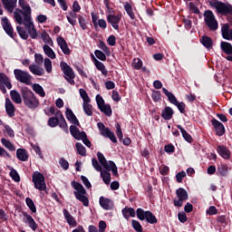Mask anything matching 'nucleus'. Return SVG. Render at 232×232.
I'll use <instances>...</instances> for the list:
<instances>
[{"label":"nucleus","mask_w":232,"mask_h":232,"mask_svg":"<svg viewBox=\"0 0 232 232\" xmlns=\"http://www.w3.org/2000/svg\"><path fill=\"white\" fill-rule=\"evenodd\" d=\"M14 17L17 24H24L27 30L31 39H37V30L32 21V14L26 13V11L16 8L14 12Z\"/></svg>","instance_id":"nucleus-1"},{"label":"nucleus","mask_w":232,"mask_h":232,"mask_svg":"<svg viewBox=\"0 0 232 232\" xmlns=\"http://www.w3.org/2000/svg\"><path fill=\"white\" fill-rule=\"evenodd\" d=\"M22 99L24 101V104L30 110H35V108H39V99L37 96L32 92V90L28 88H24L21 90Z\"/></svg>","instance_id":"nucleus-2"},{"label":"nucleus","mask_w":232,"mask_h":232,"mask_svg":"<svg viewBox=\"0 0 232 232\" xmlns=\"http://www.w3.org/2000/svg\"><path fill=\"white\" fill-rule=\"evenodd\" d=\"M71 186L74 189L73 195L75 198L82 202L85 208H88V206H90V199H88V196H86V189H84V187L76 181H72Z\"/></svg>","instance_id":"nucleus-3"},{"label":"nucleus","mask_w":232,"mask_h":232,"mask_svg":"<svg viewBox=\"0 0 232 232\" xmlns=\"http://www.w3.org/2000/svg\"><path fill=\"white\" fill-rule=\"evenodd\" d=\"M70 132L71 135L76 139V140H82L83 144L87 146V148H92V141L88 140L86 136V132L81 131L79 128H77L75 125L70 126Z\"/></svg>","instance_id":"nucleus-4"},{"label":"nucleus","mask_w":232,"mask_h":232,"mask_svg":"<svg viewBox=\"0 0 232 232\" xmlns=\"http://www.w3.org/2000/svg\"><path fill=\"white\" fill-rule=\"evenodd\" d=\"M97 157L100 164L102 166V168H104V169L111 171L114 177H117V175H119V172L117 170V165H115V162L111 160H106V158L102 152H98Z\"/></svg>","instance_id":"nucleus-5"},{"label":"nucleus","mask_w":232,"mask_h":232,"mask_svg":"<svg viewBox=\"0 0 232 232\" xmlns=\"http://www.w3.org/2000/svg\"><path fill=\"white\" fill-rule=\"evenodd\" d=\"M60 68L64 73V79L67 81V82L72 85L75 84V81L73 80L75 79V72H73V69H72L71 66L65 62L60 63Z\"/></svg>","instance_id":"nucleus-6"},{"label":"nucleus","mask_w":232,"mask_h":232,"mask_svg":"<svg viewBox=\"0 0 232 232\" xmlns=\"http://www.w3.org/2000/svg\"><path fill=\"white\" fill-rule=\"evenodd\" d=\"M92 162L94 169H96V171H100L101 177L104 184H107V185L110 184V182H111V174H110L109 171L111 170H108V169L102 170V166H101V164L95 158L92 160Z\"/></svg>","instance_id":"nucleus-7"},{"label":"nucleus","mask_w":232,"mask_h":232,"mask_svg":"<svg viewBox=\"0 0 232 232\" xmlns=\"http://www.w3.org/2000/svg\"><path fill=\"white\" fill-rule=\"evenodd\" d=\"M136 213L139 220H146L149 224H157V217H155L151 211L137 208Z\"/></svg>","instance_id":"nucleus-8"},{"label":"nucleus","mask_w":232,"mask_h":232,"mask_svg":"<svg viewBox=\"0 0 232 232\" xmlns=\"http://www.w3.org/2000/svg\"><path fill=\"white\" fill-rule=\"evenodd\" d=\"M210 6L216 8L218 14H222V15H227V14H232V5L224 4L222 2H210Z\"/></svg>","instance_id":"nucleus-9"},{"label":"nucleus","mask_w":232,"mask_h":232,"mask_svg":"<svg viewBox=\"0 0 232 232\" xmlns=\"http://www.w3.org/2000/svg\"><path fill=\"white\" fill-rule=\"evenodd\" d=\"M33 183L34 184L35 189H39V191H44L46 189L44 176L39 171L33 173Z\"/></svg>","instance_id":"nucleus-10"},{"label":"nucleus","mask_w":232,"mask_h":232,"mask_svg":"<svg viewBox=\"0 0 232 232\" xmlns=\"http://www.w3.org/2000/svg\"><path fill=\"white\" fill-rule=\"evenodd\" d=\"M204 19L209 30L215 31L218 29V22L215 18V14L211 11H205Z\"/></svg>","instance_id":"nucleus-11"},{"label":"nucleus","mask_w":232,"mask_h":232,"mask_svg":"<svg viewBox=\"0 0 232 232\" xmlns=\"http://www.w3.org/2000/svg\"><path fill=\"white\" fill-rule=\"evenodd\" d=\"M162 92L168 97L169 102H171V104H174V106H177L180 113H184V111H186V104L184 102H179L175 95L171 93L169 91H168V89L162 88Z\"/></svg>","instance_id":"nucleus-12"},{"label":"nucleus","mask_w":232,"mask_h":232,"mask_svg":"<svg viewBox=\"0 0 232 232\" xmlns=\"http://www.w3.org/2000/svg\"><path fill=\"white\" fill-rule=\"evenodd\" d=\"M97 126L102 137H105L106 139H110L111 142H113L114 144H117V138L115 137V133L111 131L110 128H106V126L102 122H98Z\"/></svg>","instance_id":"nucleus-13"},{"label":"nucleus","mask_w":232,"mask_h":232,"mask_svg":"<svg viewBox=\"0 0 232 232\" xmlns=\"http://www.w3.org/2000/svg\"><path fill=\"white\" fill-rule=\"evenodd\" d=\"M14 73L16 81H19V82H23L24 84H30L32 82V75L27 72L21 69H14Z\"/></svg>","instance_id":"nucleus-14"},{"label":"nucleus","mask_w":232,"mask_h":232,"mask_svg":"<svg viewBox=\"0 0 232 232\" xmlns=\"http://www.w3.org/2000/svg\"><path fill=\"white\" fill-rule=\"evenodd\" d=\"M6 87L7 90H12V82L6 74L0 72V90L3 93H6Z\"/></svg>","instance_id":"nucleus-15"},{"label":"nucleus","mask_w":232,"mask_h":232,"mask_svg":"<svg viewBox=\"0 0 232 232\" xmlns=\"http://www.w3.org/2000/svg\"><path fill=\"white\" fill-rule=\"evenodd\" d=\"M211 123H212V126H214L216 130V133L217 135H218V137H222V135L226 133V128L224 127V124L218 121V120L212 119Z\"/></svg>","instance_id":"nucleus-16"},{"label":"nucleus","mask_w":232,"mask_h":232,"mask_svg":"<svg viewBox=\"0 0 232 232\" xmlns=\"http://www.w3.org/2000/svg\"><path fill=\"white\" fill-rule=\"evenodd\" d=\"M2 26L9 37H14V28L6 16L2 17Z\"/></svg>","instance_id":"nucleus-17"},{"label":"nucleus","mask_w":232,"mask_h":232,"mask_svg":"<svg viewBox=\"0 0 232 232\" xmlns=\"http://www.w3.org/2000/svg\"><path fill=\"white\" fill-rule=\"evenodd\" d=\"M121 15L118 14H109L107 16V21L108 23H110V24H111L112 28H114V30H119V23H121Z\"/></svg>","instance_id":"nucleus-18"},{"label":"nucleus","mask_w":232,"mask_h":232,"mask_svg":"<svg viewBox=\"0 0 232 232\" xmlns=\"http://www.w3.org/2000/svg\"><path fill=\"white\" fill-rule=\"evenodd\" d=\"M56 43L58 46H60L63 53L64 55H70V47H68V44L66 43V40L63 38V36H59L56 38Z\"/></svg>","instance_id":"nucleus-19"},{"label":"nucleus","mask_w":232,"mask_h":232,"mask_svg":"<svg viewBox=\"0 0 232 232\" xmlns=\"http://www.w3.org/2000/svg\"><path fill=\"white\" fill-rule=\"evenodd\" d=\"M92 61L94 63L96 69L102 72L105 77L108 75V70H106V66L101 61H98L97 58L93 54H92Z\"/></svg>","instance_id":"nucleus-20"},{"label":"nucleus","mask_w":232,"mask_h":232,"mask_svg":"<svg viewBox=\"0 0 232 232\" xmlns=\"http://www.w3.org/2000/svg\"><path fill=\"white\" fill-rule=\"evenodd\" d=\"M99 202L102 209H106L107 211L113 209V201H111L110 198L101 197Z\"/></svg>","instance_id":"nucleus-21"},{"label":"nucleus","mask_w":232,"mask_h":232,"mask_svg":"<svg viewBox=\"0 0 232 232\" xmlns=\"http://www.w3.org/2000/svg\"><path fill=\"white\" fill-rule=\"evenodd\" d=\"M65 117L71 122L72 124H74V126H79V120H77V117L72 111V109H67L65 111Z\"/></svg>","instance_id":"nucleus-22"},{"label":"nucleus","mask_w":232,"mask_h":232,"mask_svg":"<svg viewBox=\"0 0 232 232\" xmlns=\"http://www.w3.org/2000/svg\"><path fill=\"white\" fill-rule=\"evenodd\" d=\"M2 4L4 8L12 14V12H14V8L17 5V0H2Z\"/></svg>","instance_id":"nucleus-23"},{"label":"nucleus","mask_w":232,"mask_h":232,"mask_svg":"<svg viewBox=\"0 0 232 232\" xmlns=\"http://www.w3.org/2000/svg\"><path fill=\"white\" fill-rule=\"evenodd\" d=\"M5 111L8 117H14L15 115V107L8 98L5 99Z\"/></svg>","instance_id":"nucleus-24"},{"label":"nucleus","mask_w":232,"mask_h":232,"mask_svg":"<svg viewBox=\"0 0 232 232\" xmlns=\"http://www.w3.org/2000/svg\"><path fill=\"white\" fill-rule=\"evenodd\" d=\"M43 50L44 54L48 57L47 59L53 60L57 58V54H55V52L53 51V49H52V47H50V45L44 44Z\"/></svg>","instance_id":"nucleus-25"},{"label":"nucleus","mask_w":232,"mask_h":232,"mask_svg":"<svg viewBox=\"0 0 232 232\" xmlns=\"http://www.w3.org/2000/svg\"><path fill=\"white\" fill-rule=\"evenodd\" d=\"M63 217L69 226H72V227H75V226H77V221L74 218H72V214H70L68 210L63 209Z\"/></svg>","instance_id":"nucleus-26"},{"label":"nucleus","mask_w":232,"mask_h":232,"mask_svg":"<svg viewBox=\"0 0 232 232\" xmlns=\"http://www.w3.org/2000/svg\"><path fill=\"white\" fill-rule=\"evenodd\" d=\"M29 70L31 72V73H33L34 75H44V69H43V67L37 65V64H31L29 66Z\"/></svg>","instance_id":"nucleus-27"},{"label":"nucleus","mask_w":232,"mask_h":232,"mask_svg":"<svg viewBox=\"0 0 232 232\" xmlns=\"http://www.w3.org/2000/svg\"><path fill=\"white\" fill-rule=\"evenodd\" d=\"M16 158L22 162H26L28 160V152L24 149H18L16 150Z\"/></svg>","instance_id":"nucleus-28"},{"label":"nucleus","mask_w":232,"mask_h":232,"mask_svg":"<svg viewBox=\"0 0 232 232\" xmlns=\"http://www.w3.org/2000/svg\"><path fill=\"white\" fill-rule=\"evenodd\" d=\"M200 43L207 48L208 50H211L213 48V40L209 36H202L200 38Z\"/></svg>","instance_id":"nucleus-29"},{"label":"nucleus","mask_w":232,"mask_h":232,"mask_svg":"<svg viewBox=\"0 0 232 232\" xmlns=\"http://www.w3.org/2000/svg\"><path fill=\"white\" fill-rule=\"evenodd\" d=\"M32 89L37 95H39V97H46V92H44V89L39 83H34L32 85Z\"/></svg>","instance_id":"nucleus-30"},{"label":"nucleus","mask_w":232,"mask_h":232,"mask_svg":"<svg viewBox=\"0 0 232 232\" xmlns=\"http://www.w3.org/2000/svg\"><path fill=\"white\" fill-rule=\"evenodd\" d=\"M41 39L45 44L53 46V40H52V37H50V34L45 30L41 33Z\"/></svg>","instance_id":"nucleus-31"},{"label":"nucleus","mask_w":232,"mask_h":232,"mask_svg":"<svg viewBox=\"0 0 232 232\" xmlns=\"http://www.w3.org/2000/svg\"><path fill=\"white\" fill-rule=\"evenodd\" d=\"M18 6L21 7L22 12H26V14H32V7L26 0H18Z\"/></svg>","instance_id":"nucleus-32"},{"label":"nucleus","mask_w":232,"mask_h":232,"mask_svg":"<svg viewBox=\"0 0 232 232\" xmlns=\"http://www.w3.org/2000/svg\"><path fill=\"white\" fill-rule=\"evenodd\" d=\"M121 213H122L124 218H126V220H128V218H130V217L135 218V215H137V212H135V209L132 208H124L121 210Z\"/></svg>","instance_id":"nucleus-33"},{"label":"nucleus","mask_w":232,"mask_h":232,"mask_svg":"<svg viewBox=\"0 0 232 232\" xmlns=\"http://www.w3.org/2000/svg\"><path fill=\"white\" fill-rule=\"evenodd\" d=\"M218 153L222 159H229V157H231V152L224 146H218Z\"/></svg>","instance_id":"nucleus-34"},{"label":"nucleus","mask_w":232,"mask_h":232,"mask_svg":"<svg viewBox=\"0 0 232 232\" xmlns=\"http://www.w3.org/2000/svg\"><path fill=\"white\" fill-rule=\"evenodd\" d=\"M161 117L165 121H170L171 117H173V109L170 107H165L161 112Z\"/></svg>","instance_id":"nucleus-35"},{"label":"nucleus","mask_w":232,"mask_h":232,"mask_svg":"<svg viewBox=\"0 0 232 232\" xmlns=\"http://www.w3.org/2000/svg\"><path fill=\"white\" fill-rule=\"evenodd\" d=\"M10 96L13 102H15V104H21V102H23V98H21V94L13 90L10 92Z\"/></svg>","instance_id":"nucleus-36"},{"label":"nucleus","mask_w":232,"mask_h":232,"mask_svg":"<svg viewBox=\"0 0 232 232\" xmlns=\"http://www.w3.org/2000/svg\"><path fill=\"white\" fill-rule=\"evenodd\" d=\"M56 117H60V128H63V131H68V123H66V120H64V117L63 116L61 111H57Z\"/></svg>","instance_id":"nucleus-37"},{"label":"nucleus","mask_w":232,"mask_h":232,"mask_svg":"<svg viewBox=\"0 0 232 232\" xmlns=\"http://www.w3.org/2000/svg\"><path fill=\"white\" fill-rule=\"evenodd\" d=\"M24 218L26 220L25 222L28 224L29 227H31L33 231H35V229H37V223H35L34 218H32V216H30L29 214H24Z\"/></svg>","instance_id":"nucleus-38"},{"label":"nucleus","mask_w":232,"mask_h":232,"mask_svg":"<svg viewBox=\"0 0 232 232\" xmlns=\"http://www.w3.org/2000/svg\"><path fill=\"white\" fill-rule=\"evenodd\" d=\"M1 142L2 145L5 147V149L8 150L9 151H15V145H14V143H12L10 140L2 138Z\"/></svg>","instance_id":"nucleus-39"},{"label":"nucleus","mask_w":232,"mask_h":232,"mask_svg":"<svg viewBox=\"0 0 232 232\" xmlns=\"http://www.w3.org/2000/svg\"><path fill=\"white\" fill-rule=\"evenodd\" d=\"M176 195L178 198H180L181 200H188V191L183 188H178L176 190Z\"/></svg>","instance_id":"nucleus-40"},{"label":"nucleus","mask_w":232,"mask_h":232,"mask_svg":"<svg viewBox=\"0 0 232 232\" xmlns=\"http://www.w3.org/2000/svg\"><path fill=\"white\" fill-rule=\"evenodd\" d=\"M221 50H223V52H225V53H227V55H232V45L231 44L227 43V42H221Z\"/></svg>","instance_id":"nucleus-41"},{"label":"nucleus","mask_w":232,"mask_h":232,"mask_svg":"<svg viewBox=\"0 0 232 232\" xmlns=\"http://www.w3.org/2000/svg\"><path fill=\"white\" fill-rule=\"evenodd\" d=\"M99 110L102 111L107 117H111V106L110 104H103L102 106L99 107Z\"/></svg>","instance_id":"nucleus-42"},{"label":"nucleus","mask_w":232,"mask_h":232,"mask_svg":"<svg viewBox=\"0 0 232 232\" xmlns=\"http://www.w3.org/2000/svg\"><path fill=\"white\" fill-rule=\"evenodd\" d=\"M82 106L84 113L89 117H92L93 115V107L92 106V104H90V102H85Z\"/></svg>","instance_id":"nucleus-43"},{"label":"nucleus","mask_w":232,"mask_h":232,"mask_svg":"<svg viewBox=\"0 0 232 232\" xmlns=\"http://www.w3.org/2000/svg\"><path fill=\"white\" fill-rule=\"evenodd\" d=\"M25 203L32 213H37V208H35V203H34V200L32 198H26Z\"/></svg>","instance_id":"nucleus-44"},{"label":"nucleus","mask_w":232,"mask_h":232,"mask_svg":"<svg viewBox=\"0 0 232 232\" xmlns=\"http://www.w3.org/2000/svg\"><path fill=\"white\" fill-rule=\"evenodd\" d=\"M177 128L178 130H180L183 139H185L187 142H191L192 140L191 135H189V133H188V131H186V130H184V128H182L180 125H177Z\"/></svg>","instance_id":"nucleus-45"},{"label":"nucleus","mask_w":232,"mask_h":232,"mask_svg":"<svg viewBox=\"0 0 232 232\" xmlns=\"http://www.w3.org/2000/svg\"><path fill=\"white\" fill-rule=\"evenodd\" d=\"M10 177L14 180V182H20L21 181V177L19 176V173H17V170H15L14 168L10 167Z\"/></svg>","instance_id":"nucleus-46"},{"label":"nucleus","mask_w":232,"mask_h":232,"mask_svg":"<svg viewBox=\"0 0 232 232\" xmlns=\"http://www.w3.org/2000/svg\"><path fill=\"white\" fill-rule=\"evenodd\" d=\"M124 10L128 14L129 17H130V19H135V14H133V8L131 7V5L126 3L124 5Z\"/></svg>","instance_id":"nucleus-47"},{"label":"nucleus","mask_w":232,"mask_h":232,"mask_svg":"<svg viewBox=\"0 0 232 232\" xmlns=\"http://www.w3.org/2000/svg\"><path fill=\"white\" fill-rule=\"evenodd\" d=\"M80 97H82L83 103L85 102H92V100H90V96H88V92H86V90L80 89L79 90Z\"/></svg>","instance_id":"nucleus-48"},{"label":"nucleus","mask_w":232,"mask_h":232,"mask_svg":"<svg viewBox=\"0 0 232 232\" xmlns=\"http://www.w3.org/2000/svg\"><path fill=\"white\" fill-rule=\"evenodd\" d=\"M44 67L47 73H52V60H50V58H44Z\"/></svg>","instance_id":"nucleus-49"},{"label":"nucleus","mask_w":232,"mask_h":232,"mask_svg":"<svg viewBox=\"0 0 232 232\" xmlns=\"http://www.w3.org/2000/svg\"><path fill=\"white\" fill-rule=\"evenodd\" d=\"M228 168L227 165L226 164H221L218 167V171L219 173V175H221V177H226V175H227V171H228Z\"/></svg>","instance_id":"nucleus-50"},{"label":"nucleus","mask_w":232,"mask_h":232,"mask_svg":"<svg viewBox=\"0 0 232 232\" xmlns=\"http://www.w3.org/2000/svg\"><path fill=\"white\" fill-rule=\"evenodd\" d=\"M99 49L102 50L106 55H111V52L110 51V47L106 45V44L102 41L99 44Z\"/></svg>","instance_id":"nucleus-51"},{"label":"nucleus","mask_w":232,"mask_h":232,"mask_svg":"<svg viewBox=\"0 0 232 232\" xmlns=\"http://www.w3.org/2000/svg\"><path fill=\"white\" fill-rule=\"evenodd\" d=\"M16 30H17L18 34L20 35V37H21L22 39H24V40L28 39V33H26V31L24 30V27H22V26H17V27H16Z\"/></svg>","instance_id":"nucleus-52"},{"label":"nucleus","mask_w":232,"mask_h":232,"mask_svg":"<svg viewBox=\"0 0 232 232\" xmlns=\"http://www.w3.org/2000/svg\"><path fill=\"white\" fill-rule=\"evenodd\" d=\"M76 149L79 153V155H82V157H86V148L82 146V143H76Z\"/></svg>","instance_id":"nucleus-53"},{"label":"nucleus","mask_w":232,"mask_h":232,"mask_svg":"<svg viewBox=\"0 0 232 232\" xmlns=\"http://www.w3.org/2000/svg\"><path fill=\"white\" fill-rule=\"evenodd\" d=\"M132 66L135 70H140V68H142V60H140V58H134Z\"/></svg>","instance_id":"nucleus-54"},{"label":"nucleus","mask_w":232,"mask_h":232,"mask_svg":"<svg viewBox=\"0 0 232 232\" xmlns=\"http://www.w3.org/2000/svg\"><path fill=\"white\" fill-rule=\"evenodd\" d=\"M34 63L38 66H41V64H43V63H44V57L43 56V54L35 53L34 54Z\"/></svg>","instance_id":"nucleus-55"},{"label":"nucleus","mask_w":232,"mask_h":232,"mask_svg":"<svg viewBox=\"0 0 232 232\" xmlns=\"http://www.w3.org/2000/svg\"><path fill=\"white\" fill-rule=\"evenodd\" d=\"M94 55L99 59L100 61H106V53H104L101 50H95Z\"/></svg>","instance_id":"nucleus-56"},{"label":"nucleus","mask_w":232,"mask_h":232,"mask_svg":"<svg viewBox=\"0 0 232 232\" xmlns=\"http://www.w3.org/2000/svg\"><path fill=\"white\" fill-rule=\"evenodd\" d=\"M59 121H60V117H52L49 119L48 121V124L51 128H55V126H57V124H59Z\"/></svg>","instance_id":"nucleus-57"},{"label":"nucleus","mask_w":232,"mask_h":232,"mask_svg":"<svg viewBox=\"0 0 232 232\" xmlns=\"http://www.w3.org/2000/svg\"><path fill=\"white\" fill-rule=\"evenodd\" d=\"M131 224H132V227H133V229H135V231L142 232V226L140 225V223L139 221L132 219Z\"/></svg>","instance_id":"nucleus-58"},{"label":"nucleus","mask_w":232,"mask_h":232,"mask_svg":"<svg viewBox=\"0 0 232 232\" xmlns=\"http://www.w3.org/2000/svg\"><path fill=\"white\" fill-rule=\"evenodd\" d=\"M60 166L63 168V169H68L70 168V163H68V160H66L64 158L60 159L59 160Z\"/></svg>","instance_id":"nucleus-59"},{"label":"nucleus","mask_w":232,"mask_h":232,"mask_svg":"<svg viewBox=\"0 0 232 232\" xmlns=\"http://www.w3.org/2000/svg\"><path fill=\"white\" fill-rule=\"evenodd\" d=\"M107 43L109 46H115V44H117V38L115 35H110L107 39Z\"/></svg>","instance_id":"nucleus-60"},{"label":"nucleus","mask_w":232,"mask_h":232,"mask_svg":"<svg viewBox=\"0 0 232 232\" xmlns=\"http://www.w3.org/2000/svg\"><path fill=\"white\" fill-rule=\"evenodd\" d=\"M188 8L192 12V14H200V10L198 9V7H197V5H195V4H193V2H190L188 4Z\"/></svg>","instance_id":"nucleus-61"},{"label":"nucleus","mask_w":232,"mask_h":232,"mask_svg":"<svg viewBox=\"0 0 232 232\" xmlns=\"http://www.w3.org/2000/svg\"><path fill=\"white\" fill-rule=\"evenodd\" d=\"M116 135L119 139V140H122V129L121 128V124L117 123L116 124Z\"/></svg>","instance_id":"nucleus-62"},{"label":"nucleus","mask_w":232,"mask_h":232,"mask_svg":"<svg viewBox=\"0 0 232 232\" xmlns=\"http://www.w3.org/2000/svg\"><path fill=\"white\" fill-rule=\"evenodd\" d=\"M218 213V210H217V208L215 206H210L209 208L207 210V215H209L210 217L213 215H217Z\"/></svg>","instance_id":"nucleus-63"},{"label":"nucleus","mask_w":232,"mask_h":232,"mask_svg":"<svg viewBox=\"0 0 232 232\" xmlns=\"http://www.w3.org/2000/svg\"><path fill=\"white\" fill-rule=\"evenodd\" d=\"M186 177V172L185 171H181V172H179L177 175H176V180L177 182L180 183L182 182V180H184V178Z\"/></svg>","instance_id":"nucleus-64"}]
</instances>
